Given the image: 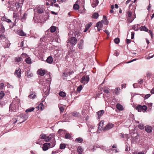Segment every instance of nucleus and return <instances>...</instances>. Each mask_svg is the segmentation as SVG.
Masks as SVG:
<instances>
[{"mask_svg": "<svg viewBox=\"0 0 154 154\" xmlns=\"http://www.w3.org/2000/svg\"><path fill=\"white\" fill-rule=\"evenodd\" d=\"M73 8L74 9L78 10L79 8V6L77 4H75L73 5Z\"/></svg>", "mask_w": 154, "mask_h": 154, "instance_id": "e433bc0d", "label": "nucleus"}, {"mask_svg": "<svg viewBox=\"0 0 154 154\" xmlns=\"http://www.w3.org/2000/svg\"><path fill=\"white\" fill-rule=\"evenodd\" d=\"M124 134L122 133L119 134V136L122 138H124Z\"/></svg>", "mask_w": 154, "mask_h": 154, "instance_id": "69168bd1", "label": "nucleus"}, {"mask_svg": "<svg viewBox=\"0 0 154 154\" xmlns=\"http://www.w3.org/2000/svg\"><path fill=\"white\" fill-rule=\"evenodd\" d=\"M34 109V107H32L31 108H29L27 109L26 110V112H31Z\"/></svg>", "mask_w": 154, "mask_h": 154, "instance_id": "4c0bfd02", "label": "nucleus"}, {"mask_svg": "<svg viewBox=\"0 0 154 154\" xmlns=\"http://www.w3.org/2000/svg\"><path fill=\"white\" fill-rule=\"evenodd\" d=\"M56 27L54 26H51L50 28V31L51 32H54L55 31Z\"/></svg>", "mask_w": 154, "mask_h": 154, "instance_id": "7c9ffc66", "label": "nucleus"}, {"mask_svg": "<svg viewBox=\"0 0 154 154\" xmlns=\"http://www.w3.org/2000/svg\"><path fill=\"white\" fill-rule=\"evenodd\" d=\"M124 138L126 139H128L129 138L128 135L127 134H125L124 135Z\"/></svg>", "mask_w": 154, "mask_h": 154, "instance_id": "680f3d73", "label": "nucleus"}, {"mask_svg": "<svg viewBox=\"0 0 154 154\" xmlns=\"http://www.w3.org/2000/svg\"><path fill=\"white\" fill-rule=\"evenodd\" d=\"M0 31L3 33H4L5 31V28L3 25H2L1 27Z\"/></svg>", "mask_w": 154, "mask_h": 154, "instance_id": "37998d69", "label": "nucleus"}, {"mask_svg": "<svg viewBox=\"0 0 154 154\" xmlns=\"http://www.w3.org/2000/svg\"><path fill=\"white\" fill-rule=\"evenodd\" d=\"M114 41L115 43L116 44H118L120 42V39L119 38H117L115 39Z\"/></svg>", "mask_w": 154, "mask_h": 154, "instance_id": "a18cd8bd", "label": "nucleus"}, {"mask_svg": "<svg viewBox=\"0 0 154 154\" xmlns=\"http://www.w3.org/2000/svg\"><path fill=\"white\" fill-rule=\"evenodd\" d=\"M132 29L135 31H137L138 30V27L137 26L135 25L132 27Z\"/></svg>", "mask_w": 154, "mask_h": 154, "instance_id": "c03bdc74", "label": "nucleus"}, {"mask_svg": "<svg viewBox=\"0 0 154 154\" xmlns=\"http://www.w3.org/2000/svg\"><path fill=\"white\" fill-rule=\"evenodd\" d=\"M1 19L2 21L7 22L8 23H11V20L10 19H8L7 18H6L5 16L3 17Z\"/></svg>", "mask_w": 154, "mask_h": 154, "instance_id": "dca6fc26", "label": "nucleus"}, {"mask_svg": "<svg viewBox=\"0 0 154 154\" xmlns=\"http://www.w3.org/2000/svg\"><path fill=\"white\" fill-rule=\"evenodd\" d=\"M103 20H102V22L105 25H108V21L106 19V17L105 15L103 16Z\"/></svg>", "mask_w": 154, "mask_h": 154, "instance_id": "6ab92c4d", "label": "nucleus"}, {"mask_svg": "<svg viewBox=\"0 0 154 154\" xmlns=\"http://www.w3.org/2000/svg\"><path fill=\"white\" fill-rule=\"evenodd\" d=\"M5 95L4 91H2L0 92V99H1L4 97Z\"/></svg>", "mask_w": 154, "mask_h": 154, "instance_id": "a19ab883", "label": "nucleus"}, {"mask_svg": "<svg viewBox=\"0 0 154 154\" xmlns=\"http://www.w3.org/2000/svg\"><path fill=\"white\" fill-rule=\"evenodd\" d=\"M102 23V21H101L97 22L96 24V26L97 28L98 31H100L102 27L103 24Z\"/></svg>", "mask_w": 154, "mask_h": 154, "instance_id": "9d476101", "label": "nucleus"}, {"mask_svg": "<svg viewBox=\"0 0 154 154\" xmlns=\"http://www.w3.org/2000/svg\"><path fill=\"white\" fill-rule=\"evenodd\" d=\"M46 135L45 134H41L39 136V139H38V142L39 140H40V139H45V137H46ZM37 144H38V143H36Z\"/></svg>", "mask_w": 154, "mask_h": 154, "instance_id": "5701e85b", "label": "nucleus"}, {"mask_svg": "<svg viewBox=\"0 0 154 154\" xmlns=\"http://www.w3.org/2000/svg\"><path fill=\"white\" fill-rule=\"evenodd\" d=\"M136 109L139 112L141 111L142 110V106L140 105H138L136 107Z\"/></svg>", "mask_w": 154, "mask_h": 154, "instance_id": "2f4dec72", "label": "nucleus"}, {"mask_svg": "<svg viewBox=\"0 0 154 154\" xmlns=\"http://www.w3.org/2000/svg\"><path fill=\"white\" fill-rule=\"evenodd\" d=\"M145 131L148 133H150L152 130V128L149 126H146L145 127Z\"/></svg>", "mask_w": 154, "mask_h": 154, "instance_id": "2eb2a0df", "label": "nucleus"}, {"mask_svg": "<svg viewBox=\"0 0 154 154\" xmlns=\"http://www.w3.org/2000/svg\"><path fill=\"white\" fill-rule=\"evenodd\" d=\"M99 3V1L98 0H95L91 4L92 7L93 8H94Z\"/></svg>", "mask_w": 154, "mask_h": 154, "instance_id": "f3484780", "label": "nucleus"}, {"mask_svg": "<svg viewBox=\"0 0 154 154\" xmlns=\"http://www.w3.org/2000/svg\"><path fill=\"white\" fill-rule=\"evenodd\" d=\"M104 112V111L103 110H101L97 112V115H98V117L99 118H100V117L103 114Z\"/></svg>", "mask_w": 154, "mask_h": 154, "instance_id": "a211bd4d", "label": "nucleus"}, {"mask_svg": "<svg viewBox=\"0 0 154 154\" xmlns=\"http://www.w3.org/2000/svg\"><path fill=\"white\" fill-rule=\"evenodd\" d=\"M120 88H117L115 89L113 92L115 93L116 95H117L119 94V93L120 91Z\"/></svg>", "mask_w": 154, "mask_h": 154, "instance_id": "c756f323", "label": "nucleus"}, {"mask_svg": "<svg viewBox=\"0 0 154 154\" xmlns=\"http://www.w3.org/2000/svg\"><path fill=\"white\" fill-rule=\"evenodd\" d=\"M126 43L127 44H129L130 43H131V40L130 39H126Z\"/></svg>", "mask_w": 154, "mask_h": 154, "instance_id": "e2e57ef3", "label": "nucleus"}, {"mask_svg": "<svg viewBox=\"0 0 154 154\" xmlns=\"http://www.w3.org/2000/svg\"><path fill=\"white\" fill-rule=\"evenodd\" d=\"M66 145L64 143H61L60 145V149H63L65 148Z\"/></svg>", "mask_w": 154, "mask_h": 154, "instance_id": "ea45409f", "label": "nucleus"}, {"mask_svg": "<svg viewBox=\"0 0 154 154\" xmlns=\"http://www.w3.org/2000/svg\"><path fill=\"white\" fill-rule=\"evenodd\" d=\"M150 94H148L146 95L145 96L144 98L145 99H147L149 97H150Z\"/></svg>", "mask_w": 154, "mask_h": 154, "instance_id": "5fc2aeb1", "label": "nucleus"}, {"mask_svg": "<svg viewBox=\"0 0 154 154\" xmlns=\"http://www.w3.org/2000/svg\"><path fill=\"white\" fill-rule=\"evenodd\" d=\"M60 111L61 112H63L64 110V108L63 106L59 107Z\"/></svg>", "mask_w": 154, "mask_h": 154, "instance_id": "603ef678", "label": "nucleus"}, {"mask_svg": "<svg viewBox=\"0 0 154 154\" xmlns=\"http://www.w3.org/2000/svg\"><path fill=\"white\" fill-rule=\"evenodd\" d=\"M138 127L140 129H142L144 128V125L143 124H140L138 125Z\"/></svg>", "mask_w": 154, "mask_h": 154, "instance_id": "09e8293b", "label": "nucleus"}, {"mask_svg": "<svg viewBox=\"0 0 154 154\" xmlns=\"http://www.w3.org/2000/svg\"><path fill=\"white\" fill-rule=\"evenodd\" d=\"M51 141L49 143H51V148L53 147L54 146L55 143H56V141L55 138H52V139L51 140Z\"/></svg>", "mask_w": 154, "mask_h": 154, "instance_id": "f8f14e48", "label": "nucleus"}, {"mask_svg": "<svg viewBox=\"0 0 154 154\" xmlns=\"http://www.w3.org/2000/svg\"><path fill=\"white\" fill-rule=\"evenodd\" d=\"M45 9V7L44 6L40 5L35 8L34 10L38 13L41 14L44 13Z\"/></svg>", "mask_w": 154, "mask_h": 154, "instance_id": "f257e3e1", "label": "nucleus"}, {"mask_svg": "<svg viewBox=\"0 0 154 154\" xmlns=\"http://www.w3.org/2000/svg\"><path fill=\"white\" fill-rule=\"evenodd\" d=\"M104 32L106 33L107 35H109V32L108 30H106L104 31Z\"/></svg>", "mask_w": 154, "mask_h": 154, "instance_id": "774afa93", "label": "nucleus"}, {"mask_svg": "<svg viewBox=\"0 0 154 154\" xmlns=\"http://www.w3.org/2000/svg\"><path fill=\"white\" fill-rule=\"evenodd\" d=\"M140 30L141 31H143L146 32H147L148 31V29L145 26H143L140 27Z\"/></svg>", "mask_w": 154, "mask_h": 154, "instance_id": "bb28decb", "label": "nucleus"}, {"mask_svg": "<svg viewBox=\"0 0 154 154\" xmlns=\"http://www.w3.org/2000/svg\"><path fill=\"white\" fill-rule=\"evenodd\" d=\"M46 61L47 63L51 64L53 61V58L51 56H49L47 58Z\"/></svg>", "mask_w": 154, "mask_h": 154, "instance_id": "ddd939ff", "label": "nucleus"}, {"mask_svg": "<svg viewBox=\"0 0 154 154\" xmlns=\"http://www.w3.org/2000/svg\"><path fill=\"white\" fill-rule=\"evenodd\" d=\"M103 91H104V92L105 93H106V94H108V93H109V91H108V90L107 89H104V90Z\"/></svg>", "mask_w": 154, "mask_h": 154, "instance_id": "bf43d9fd", "label": "nucleus"}, {"mask_svg": "<svg viewBox=\"0 0 154 154\" xmlns=\"http://www.w3.org/2000/svg\"><path fill=\"white\" fill-rule=\"evenodd\" d=\"M52 138H53V136L51 134H50L49 136L46 135L45 139V141L46 142H49L52 139Z\"/></svg>", "mask_w": 154, "mask_h": 154, "instance_id": "4468645a", "label": "nucleus"}, {"mask_svg": "<svg viewBox=\"0 0 154 154\" xmlns=\"http://www.w3.org/2000/svg\"><path fill=\"white\" fill-rule=\"evenodd\" d=\"M36 95L35 93H32V94H30L28 96V97L31 99H34L35 98Z\"/></svg>", "mask_w": 154, "mask_h": 154, "instance_id": "c9c22d12", "label": "nucleus"}, {"mask_svg": "<svg viewBox=\"0 0 154 154\" xmlns=\"http://www.w3.org/2000/svg\"><path fill=\"white\" fill-rule=\"evenodd\" d=\"M65 137L66 139H70L71 137L70 134L69 133L66 134Z\"/></svg>", "mask_w": 154, "mask_h": 154, "instance_id": "58836bf2", "label": "nucleus"}, {"mask_svg": "<svg viewBox=\"0 0 154 154\" xmlns=\"http://www.w3.org/2000/svg\"><path fill=\"white\" fill-rule=\"evenodd\" d=\"M114 125L113 124L111 123H109L103 129L104 131L108 130L112 128Z\"/></svg>", "mask_w": 154, "mask_h": 154, "instance_id": "6e6552de", "label": "nucleus"}, {"mask_svg": "<svg viewBox=\"0 0 154 154\" xmlns=\"http://www.w3.org/2000/svg\"><path fill=\"white\" fill-rule=\"evenodd\" d=\"M84 42V41L82 39L79 42V43L78 44L79 48L80 49H82V45L83 44V43Z\"/></svg>", "mask_w": 154, "mask_h": 154, "instance_id": "393cba45", "label": "nucleus"}, {"mask_svg": "<svg viewBox=\"0 0 154 154\" xmlns=\"http://www.w3.org/2000/svg\"><path fill=\"white\" fill-rule=\"evenodd\" d=\"M27 76L28 77H32L33 75V74L32 73H29V72L28 71L27 72Z\"/></svg>", "mask_w": 154, "mask_h": 154, "instance_id": "864d4df0", "label": "nucleus"}, {"mask_svg": "<svg viewBox=\"0 0 154 154\" xmlns=\"http://www.w3.org/2000/svg\"><path fill=\"white\" fill-rule=\"evenodd\" d=\"M83 88L82 85H79L77 88V91L79 92H80Z\"/></svg>", "mask_w": 154, "mask_h": 154, "instance_id": "de8ad7c7", "label": "nucleus"}, {"mask_svg": "<svg viewBox=\"0 0 154 154\" xmlns=\"http://www.w3.org/2000/svg\"><path fill=\"white\" fill-rule=\"evenodd\" d=\"M44 106L42 103H41L39 105L37 108H38V109H40L42 110H43L44 109Z\"/></svg>", "mask_w": 154, "mask_h": 154, "instance_id": "72a5a7b5", "label": "nucleus"}, {"mask_svg": "<svg viewBox=\"0 0 154 154\" xmlns=\"http://www.w3.org/2000/svg\"><path fill=\"white\" fill-rule=\"evenodd\" d=\"M134 32H131V38L133 39L134 38Z\"/></svg>", "mask_w": 154, "mask_h": 154, "instance_id": "13d9d810", "label": "nucleus"}, {"mask_svg": "<svg viewBox=\"0 0 154 154\" xmlns=\"http://www.w3.org/2000/svg\"><path fill=\"white\" fill-rule=\"evenodd\" d=\"M73 116L75 117H78L79 115V113L76 112H74L72 113Z\"/></svg>", "mask_w": 154, "mask_h": 154, "instance_id": "79ce46f5", "label": "nucleus"}, {"mask_svg": "<svg viewBox=\"0 0 154 154\" xmlns=\"http://www.w3.org/2000/svg\"><path fill=\"white\" fill-rule=\"evenodd\" d=\"M151 74L149 72H147V74H146V76L147 77H149V78H150V76L151 75Z\"/></svg>", "mask_w": 154, "mask_h": 154, "instance_id": "052dcab7", "label": "nucleus"}, {"mask_svg": "<svg viewBox=\"0 0 154 154\" xmlns=\"http://www.w3.org/2000/svg\"><path fill=\"white\" fill-rule=\"evenodd\" d=\"M50 91V89L48 87L47 88H45L43 89V91L44 92V94L45 96H47L49 94V93Z\"/></svg>", "mask_w": 154, "mask_h": 154, "instance_id": "9b49d317", "label": "nucleus"}, {"mask_svg": "<svg viewBox=\"0 0 154 154\" xmlns=\"http://www.w3.org/2000/svg\"><path fill=\"white\" fill-rule=\"evenodd\" d=\"M77 152L79 154H82L83 151V149L81 146H79L77 148Z\"/></svg>", "mask_w": 154, "mask_h": 154, "instance_id": "a878e982", "label": "nucleus"}, {"mask_svg": "<svg viewBox=\"0 0 154 154\" xmlns=\"http://www.w3.org/2000/svg\"><path fill=\"white\" fill-rule=\"evenodd\" d=\"M5 38V35L3 34H0V40H4Z\"/></svg>", "mask_w": 154, "mask_h": 154, "instance_id": "49530a36", "label": "nucleus"}, {"mask_svg": "<svg viewBox=\"0 0 154 154\" xmlns=\"http://www.w3.org/2000/svg\"><path fill=\"white\" fill-rule=\"evenodd\" d=\"M92 23H89L85 25V27L88 29L92 25Z\"/></svg>", "mask_w": 154, "mask_h": 154, "instance_id": "8fccbe9b", "label": "nucleus"}, {"mask_svg": "<svg viewBox=\"0 0 154 154\" xmlns=\"http://www.w3.org/2000/svg\"><path fill=\"white\" fill-rule=\"evenodd\" d=\"M22 60V58L21 57H16L15 58L14 61L15 62H19Z\"/></svg>", "mask_w": 154, "mask_h": 154, "instance_id": "c85d7f7f", "label": "nucleus"}, {"mask_svg": "<svg viewBox=\"0 0 154 154\" xmlns=\"http://www.w3.org/2000/svg\"><path fill=\"white\" fill-rule=\"evenodd\" d=\"M116 108L119 110H122L123 109V106L119 103H117L116 105Z\"/></svg>", "mask_w": 154, "mask_h": 154, "instance_id": "aec40b11", "label": "nucleus"}, {"mask_svg": "<svg viewBox=\"0 0 154 154\" xmlns=\"http://www.w3.org/2000/svg\"><path fill=\"white\" fill-rule=\"evenodd\" d=\"M149 33L151 35L152 38L153 37V34L152 33V31L151 30H149Z\"/></svg>", "mask_w": 154, "mask_h": 154, "instance_id": "4d7b16f0", "label": "nucleus"}, {"mask_svg": "<svg viewBox=\"0 0 154 154\" xmlns=\"http://www.w3.org/2000/svg\"><path fill=\"white\" fill-rule=\"evenodd\" d=\"M77 41L76 38L75 37H72L68 38L67 42L68 43H69L70 45H72V46H73L77 43Z\"/></svg>", "mask_w": 154, "mask_h": 154, "instance_id": "f03ea898", "label": "nucleus"}, {"mask_svg": "<svg viewBox=\"0 0 154 154\" xmlns=\"http://www.w3.org/2000/svg\"><path fill=\"white\" fill-rule=\"evenodd\" d=\"M19 35L21 36L26 35V34L23 32L22 30H20L18 32Z\"/></svg>", "mask_w": 154, "mask_h": 154, "instance_id": "cd10ccee", "label": "nucleus"}, {"mask_svg": "<svg viewBox=\"0 0 154 154\" xmlns=\"http://www.w3.org/2000/svg\"><path fill=\"white\" fill-rule=\"evenodd\" d=\"M38 74L41 76H43L45 74V71L42 70H39L37 71Z\"/></svg>", "mask_w": 154, "mask_h": 154, "instance_id": "412c9836", "label": "nucleus"}, {"mask_svg": "<svg viewBox=\"0 0 154 154\" xmlns=\"http://www.w3.org/2000/svg\"><path fill=\"white\" fill-rule=\"evenodd\" d=\"M18 109V106L16 105L15 104L13 103L10 105L9 106V111L11 112H15L17 111Z\"/></svg>", "mask_w": 154, "mask_h": 154, "instance_id": "7ed1b4c3", "label": "nucleus"}, {"mask_svg": "<svg viewBox=\"0 0 154 154\" xmlns=\"http://www.w3.org/2000/svg\"><path fill=\"white\" fill-rule=\"evenodd\" d=\"M132 13L130 11H128L127 13V15L128 17V18H127V20L128 22L130 23H131L134 19L136 18V16H135L134 17H132V19L131 20V17H132Z\"/></svg>", "mask_w": 154, "mask_h": 154, "instance_id": "39448f33", "label": "nucleus"}, {"mask_svg": "<svg viewBox=\"0 0 154 154\" xmlns=\"http://www.w3.org/2000/svg\"><path fill=\"white\" fill-rule=\"evenodd\" d=\"M59 95L60 96L63 97H64L66 96V94L63 91L60 92L59 94Z\"/></svg>", "mask_w": 154, "mask_h": 154, "instance_id": "f704fd0d", "label": "nucleus"}, {"mask_svg": "<svg viewBox=\"0 0 154 154\" xmlns=\"http://www.w3.org/2000/svg\"><path fill=\"white\" fill-rule=\"evenodd\" d=\"M22 57H27V55L25 53H23L21 55Z\"/></svg>", "mask_w": 154, "mask_h": 154, "instance_id": "0e129e2a", "label": "nucleus"}, {"mask_svg": "<svg viewBox=\"0 0 154 154\" xmlns=\"http://www.w3.org/2000/svg\"><path fill=\"white\" fill-rule=\"evenodd\" d=\"M4 86V84L3 83H1L0 84V89H2L3 88Z\"/></svg>", "mask_w": 154, "mask_h": 154, "instance_id": "6e6d98bb", "label": "nucleus"}, {"mask_svg": "<svg viewBox=\"0 0 154 154\" xmlns=\"http://www.w3.org/2000/svg\"><path fill=\"white\" fill-rule=\"evenodd\" d=\"M25 62L28 64H30L31 63V58L30 57H28L25 59Z\"/></svg>", "mask_w": 154, "mask_h": 154, "instance_id": "473e14b6", "label": "nucleus"}, {"mask_svg": "<svg viewBox=\"0 0 154 154\" xmlns=\"http://www.w3.org/2000/svg\"><path fill=\"white\" fill-rule=\"evenodd\" d=\"M99 16V14L97 13H94L91 17L93 19H97Z\"/></svg>", "mask_w": 154, "mask_h": 154, "instance_id": "4be33fe9", "label": "nucleus"}, {"mask_svg": "<svg viewBox=\"0 0 154 154\" xmlns=\"http://www.w3.org/2000/svg\"><path fill=\"white\" fill-rule=\"evenodd\" d=\"M50 148H51V144L50 143H45L43 145L42 149L44 151H46Z\"/></svg>", "mask_w": 154, "mask_h": 154, "instance_id": "0eeeda50", "label": "nucleus"}, {"mask_svg": "<svg viewBox=\"0 0 154 154\" xmlns=\"http://www.w3.org/2000/svg\"><path fill=\"white\" fill-rule=\"evenodd\" d=\"M18 117L20 118L23 119V120L20 122V123H22L25 122L28 118V116L27 115L24 114H21L18 116Z\"/></svg>", "mask_w": 154, "mask_h": 154, "instance_id": "423d86ee", "label": "nucleus"}, {"mask_svg": "<svg viewBox=\"0 0 154 154\" xmlns=\"http://www.w3.org/2000/svg\"><path fill=\"white\" fill-rule=\"evenodd\" d=\"M13 17L14 18L17 17V13H14L13 14Z\"/></svg>", "mask_w": 154, "mask_h": 154, "instance_id": "338daca9", "label": "nucleus"}, {"mask_svg": "<svg viewBox=\"0 0 154 154\" xmlns=\"http://www.w3.org/2000/svg\"><path fill=\"white\" fill-rule=\"evenodd\" d=\"M83 141V139L81 137H79L77 138L75 140V141L77 143H82Z\"/></svg>", "mask_w": 154, "mask_h": 154, "instance_id": "b1692460", "label": "nucleus"}, {"mask_svg": "<svg viewBox=\"0 0 154 154\" xmlns=\"http://www.w3.org/2000/svg\"><path fill=\"white\" fill-rule=\"evenodd\" d=\"M142 110L146 111L147 109V107L145 105H143V106H142Z\"/></svg>", "mask_w": 154, "mask_h": 154, "instance_id": "3c124183", "label": "nucleus"}, {"mask_svg": "<svg viewBox=\"0 0 154 154\" xmlns=\"http://www.w3.org/2000/svg\"><path fill=\"white\" fill-rule=\"evenodd\" d=\"M21 69L19 68L18 69L15 70L14 74L17 78H19L21 77Z\"/></svg>", "mask_w": 154, "mask_h": 154, "instance_id": "1a4fd4ad", "label": "nucleus"}, {"mask_svg": "<svg viewBox=\"0 0 154 154\" xmlns=\"http://www.w3.org/2000/svg\"><path fill=\"white\" fill-rule=\"evenodd\" d=\"M89 80V75H84L82 78L80 82L84 85L87 84Z\"/></svg>", "mask_w": 154, "mask_h": 154, "instance_id": "20e7f679", "label": "nucleus"}]
</instances>
